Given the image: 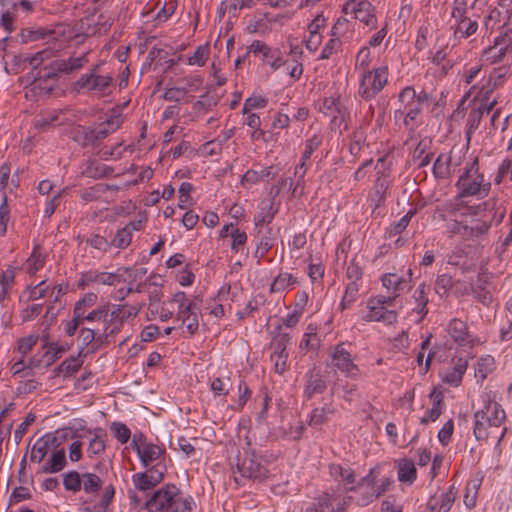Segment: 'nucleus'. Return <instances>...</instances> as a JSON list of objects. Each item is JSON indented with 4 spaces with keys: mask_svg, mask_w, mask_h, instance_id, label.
<instances>
[{
    "mask_svg": "<svg viewBox=\"0 0 512 512\" xmlns=\"http://www.w3.org/2000/svg\"><path fill=\"white\" fill-rule=\"evenodd\" d=\"M98 295L93 292L85 293L76 301L73 308V315L76 319H84L86 323H93V317L97 315Z\"/></svg>",
    "mask_w": 512,
    "mask_h": 512,
    "instance_id": "nucleus-17",
    "label": "nucleus"
},
{
    "mask_svg": "<svg viewBox=\"0 0 512 512\" xmlns=\"http://www.w3.org/2000/svg\"><path fill=\"white\" fill-rule=\"evenodd\" d=\"M247 53H252L262 63L275 72L286 64V59L278 47H271L263 41L254 40L249 46Z\"/></svg>",
    "mask_w": 512,
    "mask_h": 512,
    "instance_id": "nucleus-11",
    "label": "nucleus"
},
{
    "mask_svg": "<svg viewBox=\"0 0 512 512\" xmlns=\"http://www.w3.org/2000/svg\"><path fill=\"white\" fill-rule=\"evenodd\" d=\"M366 482L371 486V491L367 493L364 503H370L374 499L378 498L387 490L388 486L390 485L388 478H384L380 481V483H377L376 475L373 469L370 470L369 474L366 476Z\"/></svg>",
    "mask_w": 512,
    "mask_h": 512,
    "instance_id": "nucleus-39",
    "label": "nucleus"
},
{
    "mask_svg": "<svg viewBox=\"0 0 512 512\" xmlns=\"http://www.w3.org/2000/svg\"><path fill=\"white\" fill-rule=\"evenodd\" d=\"M298 284L297 278H295L292 274L284 272L280 273L277 277L274 278L270 285V291L272 293H279L285 290H291Z\"/></svg>",
    "mask_w": 512,
    "mask_h": 512,
    "instance_id": "nucleus-45",
    "label": "nucleus"
},
{
    "mask_svg": "<svg viewBox=\"0 0 512 512\" xmlns=\"http://www.w3.org/2000/svg\"><path fill=\"white\" fill-rule=\"evenodd\" d=\"M342 45H343L342 41H339V39L337 37L331 36V38L326 42V44L322 48L318 59L319 60L330 59L334 54L341 51Z\"/></svg>",
    "mask_w": 512,
    "mask_h": 512,
    "instance_id": "nucleus-57",
    "label": "nucleus"
},
{
    "mask_svg": "<svg viewBox=\"0 0 512 512\" xmlns=\"http://www.w3.org/2000/svg\"><path fill=\"white\" fill-rule=\"evenodd\" d=\"M114 169L97 159H88L82 166L81 173L89 178L99 179L112 175Z\"/></svg>",
    "mask_w": 512,
    "mask_h": 512,
    "instance_id": "nucleus-34",
    "label": "nucleus"
},
{
    "mask_svg": "<svg viewBox=\"0 0 512 512\" xmlns=\"http://www.w3.org/2000/svg\"><path fill=\"white\" fill-rule=\"evenodd\" d=\"M63 486L65 490L77 493L82 490L81 474L77 471H69L63 475Z\"/></svg>",
    "mask_w": 512,
    "mask_h": 512,
    "instance_id": "nucleus-54",
    "label": "nucleus"
},
{
    "mask_svg": "<svg viewBox=\"0 0 512 512\" xmlns=\"http://www.w3.org/2000/svg\"><path fill=\"white\" fill-rule=\"evenodd\" d=\"M326 381L318 373L312 374L304 389V396L307 399L313 398L316 394H321L326 390Z\"/></svg>",
    "mask_w": 512,
    "mask_h": 512,
    "instance_id": "nucleus-48",
    "label": "nucleus"
},
{
    "mask_svg": "<svg viewBox=\"0 0 512 512\" xmlns=\"http://www.w3.org/2000/svg\"><path fill=\"white\" fill-rule=\"evenodd\" d=\"M274 214L272 205L269 203H263L260 207V211L255 214L253 222L256 227L269 224L273 220Z\"/></svg>",
    "mask_w": 512,
    "mask_h": 512,
    "instance_id": "nucleus-59",
    "label": "nucleus"
},
{
    "mask_svg": "<svg viewBox=\"0 0 512 512\" xmlns=\"http://www.w3.org/2000/svg\"><path fill=\"white\" fill-rule=\"evenodd\" d=\"M194 190V187L189 182H182L178 189V207L180 209H187L188 207L193 205L192 198L190 196L191 192Z\"/></svg>",
    "mask_w": 512,
    "mask_h": 512,
    "instance_id": "nucleus-55",
    "label": "nucleus"
},
{
    "mask_svg": "<svg viewBox=\"0 0 512 512\" xmlns=\"http://www.w3.org/2000/svg\"><path fill=\"white\" fill-rule=\"evenodd\" d=\"M457 491L454 487L436 492L428 500L427 506L431 512H448L456 499Z\"/></svg>",
    "mask_w": 512,
    "mask_h": 512,
    "instance_id": "nucleus-20",
    "label": "nucleus"
},
{
    "mask_svg": "<svg viewBox=\"0 0 512 512\" xmlns=\"http://www.w3.org/2000/svg\"><path fill=\"white\" fill-rule=\"evenodd\" d=\"M397 477L400 482L412 484L417 478V470L414 461L409 458H401L396 461Z\"/></svg>",
    "mask_w": 512,
    "mask_h": 512,
    "instance_id": "nucleus-37",
    "label": "nucleus"
},
{
    "mask_svg": "<svg viewBox=\"0 0 512 512\" xmlns=\"http://www.w3.org/2000/svg\"><path fill=\"white\" fill-rule=\"evenodd\" d=\"M114 18L108 13H102L97 17L91 16L83 19L80 23V30L85 36L106 34L112 24Z\"/></svg>",
    "mask_w": 512,
    "mask_h": 512,
    "instance_id": "nucleus-15",
    "label": "nucleus"
},
{
    "mask_svg": "<svg viewBox=\"0 0 512 512\" xmlns=\"http://www.w3.org/2000/svg\"><path fill=\"white\" fill-rule=\"evenodd\" d=\"M357 390L358 386L356 383L343 380H338L331 388L332 394L337 395L348 402L352 401L353 397L356 395Z\"/></svg>",
    "mask_w": 512,
    "mask_h": 512,
    "instance_id": "nucleus-44",
    "label": "nucleus"
},
{
    "mask_svg": "<svg viewBox=\"0 0 512 512\" xmlns=\"http://www.w3.org/2000/svg\"><path fill=\"white\" fill-rule=\"evenodd\" d=\"M318 324L309 323L300 341L299 347L303 351L317 350L321 344V338L318 334Z\"/></svg>",
    "mask_w": 512,
    "mask_h": 512,
    "instance_id": "nucleus-38",
    "label": "nucleus"
},
{
    "mask_svg": "<svg viewBox=\"0 0 512 512\" xmlns=\"http://www.w3.org/2000/svg\"><path fill=\"white\" fill-rule=\"evenodd\" d=\"M456 186L459 190L458 196L461 200L457 214V231L463 236H478L480 234V213L479 204H470L469 197L476 196L480 192V174L478 173L477 159L470 168L460 176Z\"/></svg>",
    "mask_w": 512,
    "mask_h": 512,
    "instance_id": "nucleus-1",
    "label": "nucleus"
},
{
    "mask_svg": "<svg viewBox=\"0 0 512 512\" xmlns=\"http://www.w3.org/2000/svg\"><path fill=\"white\" fill-rule=\"evenodd\" d=\"M46 264V254L35 246L23 264L24 271L31 277L35 276Z\"/></svg>",
    "mask_w": 512,
    "mask_h": 512,
    "instance_id": "nucleus-36",
    "label": "nucleus"
},
{
    "mask_svg": "<svg viewBox=\"0 0 512 512\" xmlns=\"http://www.w3.org/2000/svg\"><path fill=\"white\" fill-rule=\"evenodd\" d=\"M210 388L214 396H227L231 388V382L229 378H214L210 382Z\"/></svg>",
    "mask_w": 512,
    "mask_h": 512,
    "instance_id": "nucleus-64",
    "label": "nucleus"
},
{
    "mask_svg": "<svg viewBox=\"0 0 512 512\" xmlns=\"http://www.w3.org/2000/svg\"><path fill=\"white\" fill-rule=\"evenodd\" d=\"M336 406L332 401L324 402L322 406L315 407L308 415V425L312 428L322 429L336 413Z\"/></svg>",
    "mask_w": 512,
    "mask_h": 512,
    "instance_id": "nucleus-23",
    "label": "nucleus"
},
{
    "mask_svg": "<svg viewBox=\"0 0 512 512\" xmlns=\"http://www.w3.org/2000/svg\"><path fill=\"white\" fill-rule=\"evenodd\" d=\"M201 84L202 79L200 77H195L188 83L187 87H172L166 89L164 98L168 101H181L187 92L197 90Z\"/></svg>",
    "mask_w": 512,
    "mask_h": 512,
    "instance_id": "nucleus-40",
    "label": "nucleus"
},
{
    "mask_svg": "<svg viewBox=\"0 0 512 512\" xmlns=\"http://www.w3.org/2000/svg\"><path fill=\"white\" fill-rule=\"evenodd\" d=\"M163 480V472H155L152 469H147L145 472H137L132 475V483L135 489L146 492L153 489L157 484Z\"/></svg>",
    "mask_w": 512,
    "mask_h": 512,
    "instance_id": "nucleus-25",
    "label": "nucleus"
},
{
    "mask_svg": "<svg viewBox=\"0 0 512 512\" xmlns=\"http://www.w3.org/2000/svg\"><path fill=\"white\" fill-rule=\"evenodd\" d=\"M330 475L339 483H342L346 492L356 491L358 484L356 483V476L352 469L344 467L339 464H332L329 467Z\"/></svg>",
    "mask_w": 512,
    "mask_h": 512,
    "instance_id": "nucleus-28",
    "label": "nucleus"
},
{
    "mask_svg": "<svg viewBox=\"0 0 512 512\" xmlns=\"http://www.w3.org/2000/svg\"><path fill=\"white\" fill-rule=\"evenodd\" d=\"M17 270L18 268L12 264L0 268V304L9 297L15 284Z\"/></svg>",
    "mask_w": 512,
    "mask_h": 512,
    "instance_id": "nucleus-31",
    "label": "nucleus"
},
{
    "mask_svg": "<svg viewBox=\"0 0 512 512\" xmlns=\"http://www.w3.org/2000/svg\"><path fill=\"white\" fill-rule=\"evenodd\" d=\"M106 435L101 429L94 431L88 430L82 434L85 444H87L86 452L89 458L100 456L106 449Z\"/></svg>",
    "mask_w": 512,
    "mask_h": 512,
    "instance_id": "nucleus-21",
    "label": "nucleus"
},
{
    "mask_svg": "<svg viewBox=\"0 0 512 512\" xmlns=\"http://www.w3.org/2000/svg\"><path fill=\"white\" fill-rule=\"evenodd\" d=\"M398 102L399 108L395 111V118H403L405 126L413 129L419 115L427 106V93L425 91L418 93L412 86H407L400 91Z\"/></svg>",
    "mask_w": 512,
    "mask_h": 512,
    "instance_id": "nucleus-5",
    "label": "nucleus"
},
{
    "mask_svg": "<svg viewBox=\"0 0 512 512\" xmlns=\"http://www.w3.org/2000/svg\"><path fill=\"white\" fill-rule=\"evenodd\" d=\"M356 32V23L344 14L334 20L330 36L337 37L342 43L351 42Z\"/></svg>",
    "mask_w": 512,
    "mask_h": 512,
    "instance_id": "nucleus-19",
    "label": "nucleus"
},
{
    "mask_svg": "<svg viewBox=\"0 0 512 512\" xmlns=\"http://www.w3.org/2000/svg\"><path fill=\"white\" fill-rule=\"evenodd\" d=\"M58 445V439L54 434H44L33 444L30 452V460L36 463L42 462L48 454L58 447Z\"/></svg>",
    "mask_w": 512,
    "mask_h": 512,
    "instance_id": "nucleus-18",
    "label": "nucleus"
},
{
    "mask_svg": "<svg viewBox=\"0 0 512 512\" xmlns=\"http://www.w3.org/2000/svg\"><path fill=\"white\" fill-rule=\"evenodd\" d=\"M147 512H193L196 503L191 495H185L172 483L158 488L145 503Z\"/></svg>",
    "mask_w": 512,
    "mask_h": 512,
    "instance_id": "nucleus-3",
    "label": "nucleus"
},
{
    "mask_svg": "<svg viewBox=\"0 0 512 512\" xmlns=\"http://www.w3.org/2000/svg\"><path fill=\"white\" fill-rule=\"evenodd\" d=\"M282 326H278L270 342L272 353L270 359L274 364V371L282 375L288 368V346L291 343V336L287 332L281 330Z\"/></svg>",
    "mask_w": 512,
    "mask_h": 512,
    "instance_id": "nucleus-9",
    "label": "nucleus"
},
{
    "mask_svg": "<svg viewBox=\"0 0 512 512\" xmlns=\"http://www.w3.org/2000/svg\"><path fill=\"white\" fill-rule=\"evenodd\" d=\"M210 53V44L204 43L198 45L194 51L180 55L178 61L188 66L203 67L209 60Z\"/></svg>",
    "mask_w": 512,
    "mask_h": 512,
    "instance_id": "nucleus-26",
    "label": "nucleus"
},
{
    "mask_svg": "<svg viewBox=\"0 0 512 512\" xmlns=\"http://www.w3.org/2000/svg\"><path fill=\"white\" fill-rule=\"evenodd\" d=\"M231 238V245L230 248L234 253H239L243 251L245 244L248 240V235L244 230L239 229L236 227L231 231L230 233Z\"/></svg>",
    "mask_w": 512,
    "mask_h": 512,
    "instance_id": "nucleus-56",
    "label": "nucleus"
},
{
    "mask_svg": "<svg viewBox=\"0 0 512 512\" xmlns=\"http://www.w3.org/2000/svg\"><path fill=\"white\" fill-rule=\"evenodd\" d=\"M480 490V479H472L468 481L464 496H463V502L466 508L473 509L476 507L478 502V494Z\"/></svg>",
    "mask_w": 512,
    "mask_h": 512,
    "instance_id": "nucleus-47",
    "label": "nucleus"
},
{
    "mask_svg": "<svg viewBox=\"0 0 512 512\" xmlns=\"http://www.w3.org/2000/svg\"><path fill=\"white\" fill-rule=\"evenodd\" d=\"M373 61V55L369 47H360L355 55L354 60V72L363 74L364 72L372 70L371 64Z\"/></svg>",
    "mask_w": 512,
    "mask_h": 512,
    "instance_id": "nucleus-42",
    "label": "nucleus"
},
{
    "mask_svg": "<svg viewBox=\"0 0 512 512\" xmlns=\"http://www.w3.org/2000/svg\"><path fill=\"white\" fill-rule=\"evenodd\" d=\"M87 62V54L84 53L68 59L55 60L52 63V68L60 73H72L82 68Z\"/></svg>",
    "mask_w": 512,
    "mask_h": 512,
    "instance_id": "nucleus-35",
    "label": "nucleus"
},
{
    "mask_svg": "<svg viewBox=\"0 0 512 512\" xmlns=\"http://www.w3.org/2000/svg\"><path fill=\"white\" fill-rule=\"evenodd\" d=\"M447 331L449 336L460 346H471L475 341L473 335L468 331L466 323L462 320H451Z\"/></svg>",
    "mask_w": 512,
    "mask_h": 512,
    "instance_id": "nucleus-27",
    "label": "nucleus"
},
{
    "mask_svg": "<svg viewBox=\"0 0 512 512\" xmlns=\"http://www.w3.org/2000/svg\"><path fill=\"white\" fill-rule=\"evenodd\" d=\"M129 271L128 268H118L115 272H100L98 284L114 286L125 280V274Z\"/></svg>",
    "mask_w": 512,
    "mask_h": 512,
    "instance_id": "nucleus-50",
    "label": "nucleus"
},
{
    "mask_svg": "<svg viewBox=\"0 0 512 512\" xmlns=\"http://www.w3.org/2000/svg\"><path fill=\"white\" fill-rule=\"evenodd\" d=\"M110 133L113 132L105 124H102L97 129H84L85 138L87 140V142H85L84 145L104 139Z\"/></svg>",
    "mask_w": 512,
    "mask_h": 512,
    "instance_id": "nucleus-61",
    "label": "nucleus"
},
{
    "mask_svg": "<svg viewBox=\"0 0 512 512\" xmlns=\"http://www.w3.org/2000/svg\"><path fill=\"white\" fill-rule=\"evenodd\" d=\"M108 189V186L103 183H98L92 187L84 189L80 196L84 202H92L101 197L103 193Z\"/></svg>",
    "mask_w": 512,
    "mask_h": 512,
    "instance_id": "nucleus-63",
    "label": "nucleus"
},
{
    "mask_svg": "<svg viewBox=\"0 0 512 512\" xmlns=\"http://www.w3.org/2000/svg\"><path fill=\"white\" fill-rule=\"evenodd\" d=\"M350 497L331 490L323 492L305 510V512H344Z\"/></svg>",
    "mask_w": 512,
    "mask_h": 512,
    "instance_id": "nucleus-12",
    "label": "nucleus"
},
{
    "mask_svg": "<svg viewBox=\"0 0 512 512\" xmlns=\"http://www.w3.org/2000/svg\"><path fill=\"white\" fill-rule=\"evenodd\" d=\"M389 185V173L385 170L377 172V178L370 194V200L376 207L380 206L385 201V193Z\"/></svg>",
    "mask_w": 512,
    "mask_h": 512,
    "instance_id": "nucleus-32",
    "label": "nucleus"
},
{
    "mask_svg": "<svg viewBox=\"0 0 512 512\" xmlns=\"http://www.w3.org/2000/svg\"><path fill=\"white\" fill-rule=\"evenodd\" d=\"M272 170H273L272 166L264 167V168H262L259 171L253 170V169H249L243 175L242 181L246 182V183H249V184H257V183H259L260 181H262L266 177L273 178L275 176V173H273Z\"/></svg>",
    "mask_w": 512,
    "mask_h": 512,
    "instance_id": "nucleus-51",
    "label": "nucleus"
},
{
    "mask_svg": "<svg viewBox=\"0 0 512 512\" xmlns=\"http://www.w3.org/2000/svg\"><path fill=\"white\" fill-rule=\"evenodd\" d=\"M268 104V99L264 95L261 94H252L248 97L242 108L243 113H249L253 109L264 108Z\"/></svg>",
    "mask_w": 512,
    "mask_h": 512,
    "instance_id": "nucleus-62",
    "label": "nucleus"
},
{
    "mask_svg": "<svg viewBox=\"0 0 512 512\" xmlns=\"http://www.w3.org/2000/svg\"><path fill=\"white\" fill-rule=\"evenodd\" d=\"M344 103L336 95L324 97L320 103L319 110L324 115H332Z\"/></svg>",
    "mask_w": 512,
    "mask_h": 512,
    "instance_id": "nucleus-60",
    "label": "nucleus"
},
{
    "mask_svg": "<svg viewBox=\"0 0 512 512\" xmlns=\"http://www.w3.org/2000/svg\"><path fill=\"white\" fill-rule=\"evenodd\" d=\"M341 13L369 30L378 27L377 8L370 0H346L341 7Z\"/></svg>",
    "mask_w": 512,
    "mask_h": 512,
    "instance_id": "nucleus-8",
    "label": "nucleus"
},
{
    "mask_svg": "<svg viewBox=\"0 0 512 512\" xmlns=\"http://www.w3.org/2000/svg\"><path fill=\"white\" fill-rule=\"evenodd\" d=\"M64 35V28L62 26L56 27L54 30H50L47 33H43L41 31H22L20 36L22 42L26 43L28 41L37 40L40 38H47V42L49 43L52 40H56L59 42L57 46H55V49H61L62 48V39H59V37H63Z\"/></svg>",
    "mask_w": 512,
    "mask_h": 512,
    "instance_id": "nucleus-33",
    "label": "nucleus"
},
{
    "mask_svg": "<svg viewBox=\"0 0 512 512\" xmlns=\"http://www.w3.org/2000/svg\"><path fill=\"white\" fill-rule=\"evenodd\" d=\"M468 362L464 358L454 360L452 365L440 372L442 381L453 387L461 384L464 373L467 370Z\"/></svg>",
    "mask_w": 512,
    "mask_h": 512,
    "instance_id": "nucleus-24",
    "label": "nucleus"
},
{
    "mask_svg": "<svg viewBox=\"0 0 512 512\" xmlns=\"http://www.w3.org/2000/svg\"><path fill=\"white\" fill-rule=\"evenodd\" d=\"M133 223H129L125 227L119 229L111 241V246L118 249L127 248L132 241L133 231L135 230Z\"/></svg>",
    "mask_w": 512,
    "mask_h": 512,
    "instance_id": "nucleus-46",
    "label": "nucleus"
},
{
    "mask_svg": "<svg viewBox=\"0 0 512 512\" xmlns=\"http://www.w3.org/2000/svg\"><path fill=\"white\" fill-rule=\"evenodd\" d=\"M329 116L331 117L330 123L332 129L341 128L342 125H344V129L347 128V122L350 119V112L345 104H343L332 115Z\"/></svg>",
    "mask_w": 512,
    "mask_h": 512,
    "instance_id": "nucleus-58",
    "label": "nucleus"
},
{
    "mask_svg": "<svg viewBox=\"0 0 512 512\" xmlns=\"http://www.w3.org/2000/svg\"><path fill=\"white\" fill-rule=\"evenodd\" d=\"M358 96L370 101L374 99L389 82V68L387 65H380L372 70L358 74Z\"/></svg>",
    "mask_w": 512,
    "mask_h": 512,
    "instance_id": "nucleus-6",
    "label": "nucleus"
},
{
    "mask_svg": "<svg viewBox=\"0 0 512 512\" xmlns=\"http://www.w3.org/2000/svg\"><path fill=\"white\" fill-rule=\"evenodd\" d=\"M138 315V309L128 304H103L97 306L93 323L101 325L98 342L108 343L123 328L124 323Z\"/></svg>",
    "mask_w": 512,
    "mask_h": 512,
    "instance_id": "nucleus-2",
    "label": "nucleus"
},
{
    "mask_svg": "<svg viewBox=\"0 0 512 512\" xmlns=\"http://www.w3.org/2000/svg\"><path fill=\"white\" fill-rule=\"evenodd\" d=\"M500 288L499 277L482 270V305H491L496 310L499 306L498 295Z\"/></svg>",
    "mask_w": 512,
    "mask_h": 512,
    "instance_id": "nucleus-16",
    "label": "nucleus"
},
{
    "mask_svg": "<svg viewBox=\"0 0 512 512\" xmlns=\"http://www.w3.org/2000/svg\"><path fill=\"white\" fill-rule=\"evenodd\" d=\"M504 419L505 412L501 406L494 399L489 400L484 409H482V427L485 425V420L488 426L499 428Z\"/></svg>",
    "mask_w": 512,
    "mask_h": 512,
    "instance_id": "nucleus-29",
    "label": "nucleus"
},
{
    "mask_svg": "<svg viewBox=\"0 0 512 512\" xmlns=\"http://www.w3.org/2000/svg\"><path fill=\"white\" fill-rule=\"evenodd\" d=\"M494 45L489 46L482 53V57H485V61L489 64H494L498 62L505 54L508 48V40L503 35L502 32H499L493 38Z\"/></svg>",
    "mask_w": 512,
    "mask_h": 512,
    "instance_id": "nucleus-30",
    "label": "nucleus"
},
{
    "mask_svg": "<svg viewBox=\"0 0 512 512\" xmlns=\"http://www.w3.org/2000/svg\"><path fill=\"white\" fill-rule=\"evenodd\" d=\"M366 132L362 126L355 128L350 138L349 150L354 156L358 155L365 144Z\"/></svg>",
    "mask_w": 512,
    "mask_h": 512,
    "instance_id": "nucleus-52",
    "label": "nucleus"
},
{
    "mask_svg": "<svg viewBox=\"0 0 512 512\" xmlns=\"http://www.w3.org/2000/svg\"><path fill=\"white\" fill-rule=\"evenodd\" d=\"M112 78L108 75H98L95 72L83 74L76 82L77 89L104 95L109 89Z\"/></svg>",
    "mask_w": 512,
    "mask_h": 512,
    "instance_id": "nucleus-14",
    "label": "nucleus"
},
{
    "mask_svg": "<svg viewBox=\"0 0 512 512\" xmlns=\"http://www.w3.org/2000/svg\"><path fill=\"white\" fill-rule=\"evenodd\" d=\"M429 399L431 401V407L427 409L424 415L421 417L420 423L422 425L435 422L446 408V405L443 401V393L439 388H433L429 394Z\"/></svg>",
    "mask_w": 512,
    "mask_h": 512,
    "instance_id": "nucleus-22",
    "label": "nucleus"
},
{
    "mask_svg": "<svg viewBox=\"0 0 512 512\" xmlns=\"http://www.w3.org/2000/svg\"><path fill=\"white\" fill-rule=\"evenodd\" d=\"M50 286L51 282L47 279H44L35 285L30 284L24 290L23 296H25L29 301H36L42 298L49 299Z\"/></svg>",
    "mask_w": 512,
    "mask_h": 512,
    "instance_id": "nucleus-41",
    "label": "nucleus"
},
{
    "mask_svg": "<svg viewBox=\"0 0 512 512\" xmlns=\"http://www.w3.org/2000/svg\"><path fill=\"white\" fill-rule=\"evenodd\" d=\"M131 448L139 457L142 467L159 471L165 455V448L148 440L142 433L134 434Z\"/></svg>",
    "mask_w": 512,
    "mask_h": 512,
    "instance_id": "nucleus-7",
    "label": "nucleus"
},
{
    "mask_svg": "<svg viewBox=\"0 0 512 512\" xmlns=\"http://www.w3.org/2000/svg\"><path fill=\"white\" fill-rule=\"evenodd\" d=\"M82 489L87 494H94L102 487L101 478L94 473H83L81 474Z\"/></svg>",
    "mask_w": 512,
    "mask_h": 512,
    "instance_id": "nucleus-49",
    "label": "nucleus"
},
{
    "mask_svg": "<svg viewBox=\"0 0 512 512\" xmlns=\"http://www.w3.org/2000/svg\"><path fill=\"white\" fill-rule=\"evenodd\" d=\"M393 298L383 294L370 296L365 306L360 310L359 316L362 322H379L385 326L394 325L398 319V312L393 309Z\"/></svg>",
    "mask_w": 512,
    "mask_h": 512,
    "instance_id": "nucleus-4",
    "label": "nucleus"
},
{
    "mask_svg": "<svg viewBox=\"0 0 512 512\" xmlns=\"http://www.w3.org/2000/svg\"><path fill=\"white\" fill-rule=\"evenodd\" d=\"M330 366L344 374L346 377L356 379L360 375V369L354 362L351 353L345 348L344 343H339L329 349Z\"/></svg>",
    "mask_w": 512,
    "mask_h": 512,
    "instance_id": "nucleus-10",
    "label": "nucleus"
},
{
    "mask_svg": "<svg viewBox=\"0 0 512 512\" xmlns=\"http://www.w3.org/2000/svg\"><path fill=\"white\" fill-rule=\"evenodd\" d=\"M50 454V459L43 467L44 472L52 474L63 470L67 464L65 450L56 448Z\"/></svg>",
    "mask_w": 512,
    "mask_h": 512,
    "instance_id": "nucleus-43",
    "label": "nucleus"
},
{
    "mask_svg": "<svg viewBox=\"0 0 512 512\" xmlns=\"http://www.w3.org/2000/svg\"><path fill=\"white\" fill-rule=\"evenodd\" d=\"M110 432L112 436L121 444H126L131 438V430L129 427L118 421L110 424Z\"/></svg>",
    "mask_w": 512,
    "mask_h": 512,
    "instance_id": "nucleus-53",
    "label": "nucleus"
},
{
    "mask_svg": "<svg viewBox=\"0 0 512 512\" xmlns=\"http://www.w3.org/2000/svg\"><path fill=\"white\" fill-rule=\"evenodd\" d=\"M380 282L388 293L386 296L395 301L403 292L411 289L412 270L408 269L402 273H384L380 277Z\"/></svg>",
    "mask_w": 512,
    "mask_h": 512,
    "instance_id": "nucleus-13",
    "label": "nucleus"
}]
</instances>
